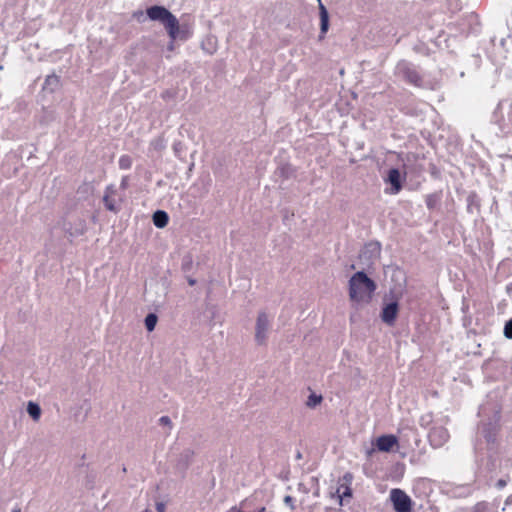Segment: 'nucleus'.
<instances>
[{"label":"nucleus","instance_id":"obj_3","mask_svg":"<svg viewBox=\"0 0 512 512\" xmlns=\"http://www.w3.org/2000/svg\"><path fill=\"white\" fill-rule=\"evenodd\" d=\"M385 282L389 286L391 296L402 297L406 287L405 272L395 266H388L384 271Z\"/></svg>","mask_w":512,"mask_h":512},{"label":"nucleus","instance_id":"obj_12","mask_svg":"<svg viewBox=\"0 0 512 512\" xmlns=\"http://www.w3.org/2000/svg\"><path fill=\"white\" fill-rule=\"evenodd\" d=\"M319 25V39L323 40L330 28V16L328 10L322 3H319Z\"/></svg>","mask_w":512,"mask_h":512},{"label":"nucleus","instance_id":"obj_20","mask_svg":"<svg viewBox=\"0 0 512 512\" xmlns=\"http://www.w3.org/2000/svg\"><path fill=\"white\" fill-rule=\"evenodd\" d=\"M504 335L506 338L512 339V319L505 324Z\"/></svg>","mask_w":512,"mask_h":512},{"label":"nucleus","instance_id":"obj_1","mask_svg":"<svg viewBox=\"0 0 512 512\" xmlns=\"http://www.w3.org/2000/svg\"><path fill=\"white\" fill-rule=\"evenodd\" d=\"M378 284L365 271H356L347 281V295L349 302L355 307L369 305L375 298Z\"/></svg>","mask_w":512,"mask_h":512},{"label":"nucleus","instance_id":"obj_5","mask_svg":"<svg viewBox=\"0 0 512 512\" xmlns=\"http://www.w3.org/2000/svg\"><path fill=\"white\" fill-rule=\"evenodd\" d=\"M373 448L367 451L368 455H372L374 451L392 452L398 449L399 443L396 436L391 434L381 435L373 440Z\"/></svg>","mask_w":512,"mask_h":512},{"label":"nucleus","instance_id":"obj_21","mask_svg":"<svg viewBox=\"0 0 512 512\" xmlns=\"http://www.w3.org/2000/svg\"><path fill=\"white\" fill-rule=\"evenodd\" d=\"M120 165H121L122 167H129V165H130V164H129V160H128V159H124V158H122V159L120 160Z\"/></svg>","mask_w":512,"mask_h":512},{"label":"nucleus","instance_id":"obj_23","mask_svg":"<svg viewBox=\"0 0 512 512\" xmlns=\"http://www.w3.org/2000/svg\"><path fill=\"white\" fill-rule=\"evenodd\" d=\"M13 512H20V510H13Z\"/></svg>","mask_w":512,"mask_h":512},{"label":"nucleus","instance_id":"obj_9","mask_svg":"<svg viewBox=\"0 0 512 512\" xmlns=\"http://www.w3.org/2000/svg\"><path fill=\"white\" fill-rule=\"evenodd\" d=\"M270 328V318L266 313H259L255 324V340L259 344L266 341V337Z\"/></svg>","mask_w":512,"mask_h":512},{"label":"nucleus","instance_id":"obj_10","mask_svg":"<svg viewBox=\"0 0 512 512\" xmlns=\"http://www.w3.org/2000/svg\"><path fill=\"white\" fill-rule=\"evenodd\" d=\"M404 179V174L398 169H390L385 179L386 184L389 185L387 188L388 193L397 194L402 188Z\"/></svg>","mask_w":512,"mask_h":512},{"label":"nucleus","instance_id":"obj_15","mask_svg":"<svg viewBox=\"0 0 512 512\" xmlns=\"http://www.w3.org/2000/svg\"><path fill=\"white\" fill-rule=\"evenodd\" d=\"M322 401V395L312 391L309 393L305 404L308 408L314 409L318 407L322 403Z\"/></svg>","mask_w":512,"mask_h":512},{"label":"nucleus","instance_id":"obj_4","mask_svg":"<svg viewBox=\"0 0 512 512\" xmlns=\"http://www.w3.org/2000/svg\"><path fill=\"white\" fill-rule=\"evenodd\" d=\"M401 298L397 296L384 298L380 310V319L387 326H394L396 324L400 313Z\"/></svg>","mask_w":512,"mask_h":512},{"label":"nucleus","instance_id":"obj_11","mask_svg":"<svg viewBox=\"0 0 512 512\" xmlns=\"http://www.w3.org/2000/svg\"><path fill=\"white\" fill-rule=\"evenodd\" d=\"M103 201L106 209L117 213L120 210V201L116 195V189L113 187H108L105 190Z\"/></svg>","mask_w":512,"mask_h":512},{"label":"nucleus","instance_id":"obj_6","mask_svg":"<svg viewBox=\"0 0 512 512\" xmlns=\"http://www.w3.org/2000/svg\"><path fill=\"white\" fill-rule=\"evenodd\" d=\"M146 16L149 20L158 22L165 28L174 14L164 6L154 5L146 9Z\"/></svg>","mask_w":512,"mask_h":512},{"label":"nucleus","instance_id":"obj_16","mask_svg":"<svg viewBox=\"0 0 512 512\" xmlns=\"http://www.w3.org/2000/svg\"><path fill=\"white\" fill-rule=\"evenodd\" d=\"M157 316L155 314H148L145 318V327L146 329L151 332L155 329L157 324Z\"/></svg>","mask_w":512,"mask_h":512},{"label":"nucleus","instance_id":"obj_13","mask_svg":"<svg viewBox=\"0 0 512 512\" xmlns=\"http://www.w3.org/2000/svg\"><path fill=\"white\" fill-rule=\"evenodd\" d=\"M26 411L28 413V415L34 420V421H39L40 418H41V414H42V410H41V407L33 402V401H30L27 403V407H26Z\"/></svg>","mask_w":512,"mask_h":512},{"label":"nucleus","instance_id":"obj_7","mask_svg":"<svg viewBox=\"0 0 512 512\" xmlns=\"http://www.w3.org/2000/svg\"><path fill=\"white\" fill-rule=\"evenodd\" d=\"M390 499L393 503L394 509L397 512H410L411 511V499L402 490L393 489L390 492Z\"/></svg>","mask_w":512,"mask_h":512},{"label":"nucleus","instance_id":"obj_22","mask_svg":"<svg viewBox=\"0 0 512 512\" xmlns=\"http://www.w3.org/2000/svg\"><path fill=\"white\" fill-rule=\"evenodd\" d=\"M160 422L163 423V424H169L170 423V419L168 417H161L160 418Z\"/></svg>","mask_w":512,"mask_h":512},{"label":"nucleus","instance_id":"obj_14","mask_svg":"<svg viewBox=\"0 0 512 512\" xmlns=\"http://www.w3.org/2000/svg\"><path fill=\"white\" fill-rule=\"evenodd\" d=\"M168 220V215L164 211L159 210L153 214V224L157 228H164L168 224Z\"/></svg>","mask_w":512,"mask_h":512},{"label":"nucleus","instance_id":"obj_18","mask_svg":"<svg viewBox=\"0 0 512 512\" xmlns=\"http://www.w3.org/2000/svg\"><path fill=\"white\" fill-rule=\"evenodd\" d=\"M59 84V78L56 75H50L45 79V88L51 87H57Z\"/></svg>","mask_w":512,"mask_h":512},{"label":"nucleus","instance_id":"obj_8","mask_svg":"<svg viewBox=\"0 0 512 512\" xmlns=\"http://www.w3.org/2000/svg\"><path fill=\"white\" fill-rule=\"evenodd\" d=\"M449 437L450 435L447 428L441 424H435L429 433L430 444L435 448L442 447L446 444Z\"/></svg>","mask_w":512,"mask_h":512},{"label":"nucleus","instance_id":"obj_17","mask_svg":"<svg viewBox=\"0 0 512 512\" xmlns=\"http://www.w3.org/2000/svg\"><path fill=\"white\" fill-rule=\"evenodd\" d=\"M351 492L347 486H342L337 490V496L339 498V503L343 504L344 497H350Z\"/></svg>","mask_w":512,"mask_h":512},{"label":"nucleus","instance_id":"obj_19","mask_svg":"<svg viewBox=\"0 0 512 512\" xmlns=\"http://www.w3.org/2000/svg\"><path fill=\"white\" fill-rule=\"evenodd\" d=\"M168 506V500L167 499H158L155 502V509L157 512H166V508Z\"/></svg>","mask_w":512,"mask_h":512},{"label":"nucleus","instance_id":"obj_2","mask_svg":"<svg viewBox=\"0 0 512 512\" xmlns=\"http://www.w3.org/2000/svg\"><path fill=\"white\" fill-rule=\"evenodd\" d=\"M171 43H182L189 40L194 34V24L188 19L179 20L175 15L165 27Z\"/></svg>","mask_w":512,"mask_h":512}]
</instances>
